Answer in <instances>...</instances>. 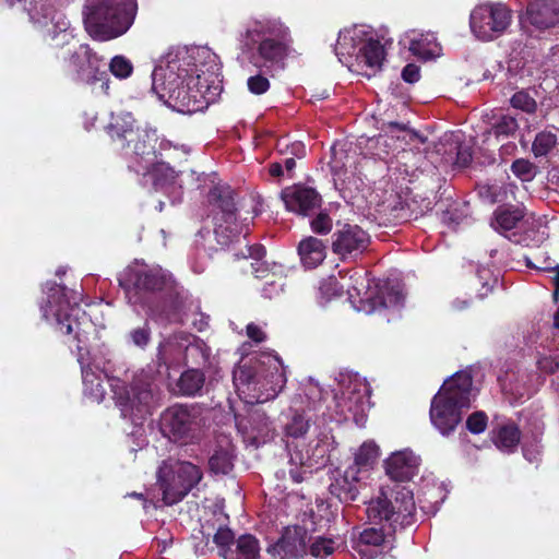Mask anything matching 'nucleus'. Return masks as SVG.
<instances>
[{"mask_svg":"<svg viewBox=\"0 0 559 559\" xmlns=\"http://www.w3.org/2000/svg\"><path fill=\"white\" fill-rule=\"evenodd\" d=\"M334 50L342 64L366 78L374 76L385 58L377 33L364 24L341 31Z\"/></svg>","mask_w":559,"mask_h":559,"instance_id":"7","label":"nucleus"},{"mask_svg":"<svg viewBox=\"0 0 559 559\" xmlns=\"http://www.w3.org/2000/svg\"><path fill=\"white\" fill-rule=\"evenodd\" d=\"M311 228L317 234H329L332 229V219L328 214L320 213L311 221Z\"/></svg>","mask_w":559,"mask_h":559,"instance_id":"58","label":"nucleus"},{"mask_svg":"<svg viewBox=\"0 0 559 559\" xmlns=\"http://www.w3.org/2000/svg\"><path fill=\"white\" fill-rule=\"evenodd\" d=\"M480 195L485 198L489 203H496L501 201L498 197V187L497 186H486L481 187L479 191Z\"/></svg>","mask_w":559,"mask_h":559,"instance_id":"63","label":"nucleus"},{"mask_svg":"<svg viewBox=\"0 0 559 559\" xmlns=\"http://www.w3.org/2000/svg\"><path fill=\"white\" fill-rule=\"evenodd\" d=\"M46 299L40 304L43 318L76 342L78 361L81 366L83 393L92 402L100 403L106 394L108 359L91 355L83 346L91 328L86 313L80 308L81 294L56 283H46Z\"/></svg>","mask_w":559,"mask_h":559,"instance_id":"2","label":"nucleus"},{"mask_svg":"<svg viewBox=\"0 0 559 559\" xmlns=\"http://www.w3.org/2000/svg\"><path fill=\"white\" fill-rule=\"evenodd\" d=\"M335 449L336 442L331 431L329 429L319 430L307 444L305 453L302 451H295L289 454V462L293 466L289 469V475L293 481L299 484L304 480L306 474L305 466L325 465Z\"/></svg>","mask_w":559,"mask_h":559,"instance_id":"20","label":"nucleus"},{"mask_svg":"<svg viewBox=\"0 0 559 559\" xmlns=\"http://www.w3.org/2000/svg\"><path fill=\"white\" fill-rule=\"evenodd\" d=\"M415 510L412 490L401 485L382 488L366 507L369 523L381 526L354 530L350 537L352 548L360 559H374L382 555L391 546L396 528L414 523Z\"/></svg>","mask_w":559,"mask_h":559,"instance_id":"3","label":"nucleus"},{"mask_svg":"<svg viewBox=\"0 0 559 559\" xmlns=\"http://www.w3.org/2000/svg\"><path fill=\"white\" fill-rule=\"evenodd\" d=\"M511 22L512 12L502 3L479 4L469 16L472 33L483 41L495 40L502 36Z\"/></svg>","mask_w":559,"mask_h":559,"instance_id":"19","label":"nucleus"},{"mask_svg":"<svg viewBox=\"0 0 559 559\" xmlns=\"http://www.w3.org/2000/svg\"><path fill=\"white\" fill-rule=\"evenodd\" d=\"M402 78L407 83H416L420 79V71L416 64L409 63L404 67Z\"/></svg>","mask_w":559,"mask_h":559,"instance_id":"60","label":"nucleus"},{"mask_svg":"<svg viewBox=\"0 0 559 559\" xmlns=\"http://www.w3.org/2000/svg\"><path fill=\"white\" fill-rule=\"evenodd\" d=\"M511 170L522 181H531L536 176V166L523 158L514 160Z\"/></svg>","mask_w":559,"mask_h":559,"instance_id":"50","label":"nucleus"},{"mask_svg":"<svg viewBox=\"0 0 559 559\" xmlns=\"http://www.w3.org/2000/svg\"><path fill=\"white\" fill-rule=\"evenodd\" d=\"M473 380L467 372H456L447 379L433 396L430 405V420L443 436L453 432L462 420V409L471 406L475 397Z\"/></svg>","mask_w":559,"mask_h":559,"instance_id":"8","label":"nucleus"},{"mask_svg":"<svg viewBox=\"0 0 559 559\" xmlns=\"http://www.w3.org/2000/svg\"><path fill=\"white\" fill-rule=\"evenodd\" d=\"M282 199L286 209L301 215H308L320 206L321 198L318 192L309 187L294 186L282 192Z\"/></svg>","mask_w":559,"mask_h":559,"instance_id":"25","label":"nucleus"},{"mask_svg":"<svg viewBox=\"0 0 559 559\" xmlns=\"http://www.w3.org/2000/svg\"><path fill=\"white\" fill-rule=\"evenodd\" d=\"M212 238L210 230L201 229L195 236V248L190 258V265L194 273L201 274L207 266L213 248L206 246Z\"/></svg>","mask_w":559,"mask_h":559,"instance_id":"36","label":"nucleus"},{"mask_svg":"<svg viewBox=\"0 0 559 559\" xmlns=\"http://www.w3.org/2000/svg\"><path fill=\"white\" fill-rule=\"evenodd\" d=\"M235 549H228L224 554L225 559H258L260 546L252 535H242L236 542Z\"/></svg>","mask_w":559,"mask_h":559,"instance_id":"39","label":"nucleus"},{"mask_svg":"<svg viewBox=\"0 0 559 559\" xmlns=\"http://www.w3.org/2000/svg\"><path fill=\"white\" fill-rule=\"evenodd\" d=\"M542 435L540 427H536V431L533 435V443L532 445L528 444L526 440L523 442V454L525 459L530 462H536L539 455V445L538 440Z\"/></svg>","mask_w":559,"mask_h":559,"instance_id":"57","label":"nucleus"},{"mask_svg":"<svg viewBox=\"0 0 559 559\" xmlns=\"http://www.w3.org/2000/svg\"><path fill=\"white\" fill-rule=\"evenodd\" d=\"M4 3L10 8L20 4L51 46L62 47L74 38L70 21L56 8L53 0H4Z\"/></svg>","mask_w":559,"mask_h":559,"instance_id":"11","label":"nucleus"},{"mask_svg":"<svg viewBox=\"0 0 559 559\" xmlns=\"http://www.w3.org/2000/svg\"><path fill=\"white\" fill-rule=\"evenodd\" d=\"M247 86L250 93L261 95L269 91L270 81L262 74H255L247 80Z\"/></svg>","mask_w":559,"mask_h":559,"instance_id":"55","label":"nucleus"},{"mask_svg":"<svg viewBox=\"0 0 559 559\" xmlns=\"http://www.w3.org/2000/svg\"><path fill=\"white\" fill-rule=\"evenodd\" d=\"M344 288V284H341L334 276H331L321 282L319 293L321 298L328 301L333 297L341 296Z\"/></svg>","mask_w":559,"mask_h":559,"instance_id":"51","label":"nucleus"},{"mask_svg":"<svg viewBox=\"0 0 559 559\" xmlns=\"http://www.w3.org/2000/svg\"><path fill=\"white\" fill-rule=\"evenodd\" d=\"M526 265L530 267H534L539 271H551L555 273L554 276V284H555V292H554V298L556 301H558L559 298V264L555 263L549 255L546 253L539 254L535 257L536 262H533L531 257H524Z\"/></svg>","mask_w":559,"mask_h":559,"instance_id":"43","label":"nucleus"},{"mask_svg":"<svg viewBox=\"0 0 559 559\" xmlns=\"http://www.w3.org/2000/svg\"><path fill=\"white\" fill-rule=\"evenodd\" d=\"M207 203L214 223V237L222 247L229 246L240 235H247L249 218L238 221L234 191L229 186H214L207 194Z\"/></svg>","mask_w":559,"mask_h":559,"instance_id":"12","label":"nucleus"},{"mask_svg":"<svg viewBox=\"0 0 559 559\" xmlns=\"http://www.w3.org/2000/svg\"><path fill=\"white\" fill-rule=\"evenodd\" d=\"M370 245V236L358 225H345L334 234L333 251L342 259L356 258Z\"/></svg>","mask_w":559,"mask_h":559,"instance_id":"22","label":"nucleus"},{"mask_svg":"<svg viewBox=\"0 0 559 559\" xmlns=\"http://www.w3.org/2000/svg\"><path fill=\"white\" fill-rule=\"evenodd\" d=\"M265 254V249L263 246L261 245H254V246H250V247H247V254H242L243 258H252L255 260V263H252V269H253V272L255 273V276L257 277H262V275L260 273L264 272L267 270L266 266H264V264L260 263V259H262Z\"/></svg>","mask_w":559,"mask_h":559,"instance_id":"52","label":"nucleus"},{"mask_svg":"<svg viewBox=\"0 0 559 559\" xmlns=\"http://www.w3.org/2000/svg\"><path fill=\"white\" fill-rule=\"evenodd\" d=\"M298 253L302 265L307 269H314L320 265L326 255V248L322 240L308 237L300 241Z\"/></svg>","mask_w":559,"mask_h":559,"instance_id":"33","label":"nucleus"},{"mask_svg":"<svg viewBox=\"0 0 559 559\" xmlns=\"http://www.w3.org/2000/svg\"><path fill=\"white\" fill-rule=\"evenodd\" d=\"M510 104L514 109L525 114H534L537 108V102L530 91L521 90L513 94Z\"/></svg>","mask_w":559,"mask_h":559,"instance_id":"45","label":"nucleus"},{"mask_svg":"<svg viewBox=\"0 0 559 559\" xmlns=\"http://www.w3.org/2000/svg\"><path fill=\"white\" fill-rule=\"evenodd\" d=\"M109 70L119 80L128 79L133 72L132 62L124 56H115L109 62Z\"/></svg>","mask_w":559,"mask_h":559,"instance_id":"48","label":"nucleus"},{"mask_svg":"<svg viewBox=\"0 0 559 559\" xmlns=\"http://www.w3.org/2000/svg\"><path fill=\"white\" fill-rule=\"evenodd\" d=\"M247 335L250 340L254 341L255 343L263 342L266 337L262 328L254 323H249L247 325Z\"/></svg>","mask_w":559,"mask_h":559,"instance_id":"62","label":"nucleus"},{"mask_svg":"<svg viewBox=\"0 0 559 559\" xmlns=\"http://www.w3.org/2000/svg\"><path fill=\"white\" fill-rule=\"evenodd\" d=\"M487 415L484 412H475L468 416L466 427L472 433H480L487 427Z\"/></svg>","mask_w":559,"mask_h":559,"instance_id":"54","label":"nucleus"},{"mask_svg":"<svg viewBox=\"0 0 559 559\" xmlns=\"http://www.w3.org/2000/svg\"><path fill=\"white\" fill-rule=\"evenodd\" d=\"M110 385L122 417L136 423L150 413L153 394L148 381L136 378L128 386L119 380H112Z\"/></svg>","mask_w":559,"mask_h":559,"instance_id":"18","label":"nucleus"},{"mask_svg":"<svg viewBox=\"0 0 559 559\" xmlns=\"http://www.w3.org/2000/svg\"><path fill=\"white\" fill-rule=\"evenodd\" d=\"M110 139L124 147L126 142H132L135 135V120L132 114L127 111L111 112L107 124L104 127Z\"/></svg>","mask_w":559,"mask_h":559,"instance_id":"28","label":"nucleus"},{"mask_svg":"<svg viewBox=\"0 0 559 559\" xmlns=\"http://www.w3.org/2000/svg\"><path fill=\"white\" fill-rule=\"evenodd\" d=\"M171 147L173 144L169 141L158 138L156 130L136 129L134 140L126 142L124 147L121 148L128 160V167L136 174H141L148 170L151 165Z\"/></svg>","mask_w":559,"mask_h":559,"instance_id":"17","label":"nucleus"},{"mask_svg":"<svg viewBox=\"0 0 559 559\" xmlns=\"http://www.w3.org/2000/svg\"><path fill=\"white\" fill-rule=\"evenodd\" d=\"M420 465V457L409 449H403L393 452L385 461L384 468L386 475L394 480L392 485L382 486V488H392L394 485L403 486L404 481L411 480L417 473ZM405 487V485H404ZM406 488L411 490L407 486Z\"/></svg>","mask_w":559,"mask_h":559,"instance_id":"21","label":"nucleus"},{"mask_svg":"<svg viewBox=\"0 0 559 559\" xmlns=\"http://www.w3.org/2000/svg\"><path fill=\"white\" fill-rule=\"evenodd\" d=\"M557 144V136L549 131L539 132L533 142L532 151L536 157L547 155Z\"/></svg>","mask_w":559,"mask_h":559,"instance_id":"46","label":"nucleus"},{"mask_svg":"<svg viewBox=\"0 0 559 559\" xmlns=\"http://www.w3.org/2000/svg\"><path fill=\"white\" fill-rule=\"evenodd\" d=\"M236 425H237L238 430L242 431L243 433H247L248 435V439H252L253 443H255L257 445L260 443L259 439L260 438H264L267 435V432L263 433L262 431H259L257 435H254L253 432H251V433L247 432L246 427L243 426L242 420H240L238 417H236Z\"/></svg>","mask_w":559,"mask_h":559,"instance_id":"64","label":"nucleus"},{"mask_svg":"<svg viewBox=\"0 0 559 559\" xmlns=\"http://www.w3.org/2000/svg\"><path fill=\"white\" fill-rule=\"evenodd\" d=\"M310 428V418L306 416L305 412L302 413L295 412L287 423L284 425V436L286 440V447L289 449L290 442L289 439L298 440L308 432Z\"/></svg>","mask_w":559,"mask_h":559,"instance_id":"41","label":"nucleus"},{"mask_svg":"<svg viewBox=\"0 0 559 559\" xmlns=\"http://www.w3.org/2000/svg\"><path fill=\"white\" fill-rule=\"evenodd\" d=\"M535 364L543 374L555 373L559 368V349L555 341L542 343L536 347Z\"/></svg>","mask_w":559,"mask_h":559,"instance_id":"34","label":"nucleus"},{"mask_svg":"<svg viewBox=\"0 0 559 559\" xmlns=\"http://www.w3.org/2000/svg\"><path fill=\"white\" fill-rule=\"evenodd\" d=\"M335 550V542L331 538L322 536L313 537L311 535V542L308 543V552L318 559H324L325 557L333 554Z\"/></svg>","mask_w":559,"mask_h":559,"instance_id":"44","label":"nucleus"},{"mask_svg":"<svg viewBox=\"0 0 559 559\" xmlns=\"http://www.w3.org/2000/svg\"><path fill=\"white\" fill-rule=\"evenodd\" d=\"M284 284L277 281H267L262 288V296L265 298H273L278 296L283 290Z\"/></svg>","mask_w":559,"mask_h":559,"instance_id":"59","label":"nucleus"},{"mask_svg":"<svg viewBox=\"0 0 559 559\" xmlns=\"http://www.w3.org/2000/svg\"><path fill=\"white\" fill-rule=\"evenodd\" d=\"M214 543L221 548V554L224 557L225 551L231 549L234 533L229 528L221 527L214 535Z\"/></svg>","mask_w":559,"mask_h":559,"instance_id":"56","label":"nucleus"},{"mask_svg":"<svg viewBox=\"0 0 559 559\" xmlns=\"http://www.w3.org/2000/svg\"><path fill=\"white\" fill-rule=\"evenodd\" d=\"M380 454V449L374 441H365L354 453V462L349 465L365 477L373 468Z\"/></svg>","mask_w":559,"mask_h":559,"instance_id":"35","label":"nucleus"},{"mask_svg":"<svg viewBox=\"0 0 559 559\" xmlns=\"http://www.w3.org/2000/svg\"><path fill=\"white\" fill-rule=\"evenodd\" d=\"M103 58L94 52L90 46L80 45L68 58H64L62 70L67 78L76 83L93 85L100 82V91L108 94L109 79L100 70Z\"/></svg>","mask_w":559,"mask_h":559,"instance_id":"16","label":"nucleus"},{"mask_svg":"<svg viewBox=\"0 0 559 559\" xmlns=\"http://www.w3.org/2000/svg\"><path fill=\"white\" fill-rule=\"evenodd\" d=\"M177 385L181 394L195 395L204 385V374L195 368L188 369L181 374Z\"/></svg>","mask_w":559,"mask_h":559,"instance_id":"42","label":"nucleus"},{"mask_svg":"<svg viewBox=\"0 0 559 559\" xmlns=\"http://www.w3.org/2000/svg\"><path fill=\"white\" fill-rule=\"evenodd\" d=\"M136 11V0H86L85 29L96 40L117 38L132 26Z\"/></svg>","mask_w":559,"mask_h":559,"instance_id":"9","label":"nucleus"},{"mask_svg":"<svg viewBox=\"0 0 559 559\" xmlns=\"http://www.w3.org/2000/svg\"><path fill=\"white\" fill-rule=\"evenodd\" d=\"M520 440V430L512 423L500 425L492 430V441L503 452H513L518 448Z\"/></svg>","mask_w":559,"mask_h":559,"instance_id":"37","label":"nucleus"},{"mask_svg":"<svg viewBox=\"0 0 559 559\" xmlns=\"http://www.w3.org/2000/svg\"><path fill=\"white\" fill-rule=\"evenodd\" d=\"M311 535L300 526H287L281 538L272 546V551L281 559H299L308 554Z\"/></svg>","mask_w":559,"mask_h":559,"instance_id":"23","label":"nucleus"},{"mask_svg":"<svg viewBox=\"0 0 559 559\" xmlns=\"http://www.w3.org/2000/svg\"><path fill=\"white\" fill-rule=\"evenodd\" d=\"M353 285L346 287L352 306L367 314L381 309L399 312L404 305V290L399 281L371 282L366 274L350 276Z\"/></svg>","mask_w":559,"mask_h":559,"instance_id":"10","label":"nucleus"},{"mask_svg":"<svg viewBox=\"0 0 559 559\" xmlns=\"http://www.w3.org/2000/svg\"><path fill=\"white\" fill-rule=\"evenodd\" d=\"M472 158H473L472 151L468 146L460 145L457 147L456 163L460 166H462V167L467 166L472 162Z\"/></svg>","mask_w":559,"mask_h":559,"instance_id":"61","label":"nucleus"},{"mask_svg":"<svg viewBox=\"0 0 559 559\" xmlns=\"http://www.w3.org/2000/svg\"><path fill=\"white\" fill-rule=\"evenodd\" d=\"M218 57L206 46L170 48L152 72V90L173 110L191 115L223 91Z\"/></svg>","mask_w":559,"mask_h":559,"instance_id":"1","label":"nucleus"},{"mask_svg":"<svg viewBox=\"0 0 559 559\" xmlns=\"http://www.w3.org/2000/svg\"><path fill=\"white\" fill-rule=\"evenodd\" d=\"M524 218V212L520 207H500L495 212L491 226L497 231H509L518 226Z\"/></svg>","mask_w":559,"mask_h":559,"instance_id":"40","label":"nucleus"},{"mask_svg":"<svg viewBox=\"0 0 559 559\" xmlns=\"http://www.w3.org/2000/svg\"><path fill=\"white\" fill-rule=\"evenodd\" d=\"M337 388L334 400L336 409L344 418L352 417L361 425L370 409V385L365 378L353 371H340L336 377Z\"/></svg>","mask_w":559,"mask_h":559,"instance_id":"13","label":"nucleus"},{"mask_svg":"<svg viewBox=\"0 0 559 559\" xmlns=\"http://www.w3.org/2000/svg\"><path fill=\"white\" fill-rule=\"evenodd\" d=\"M188 342L185 345V362L183 365H195L201 366L209 361L211 356V349L209 346L199 337L189 334L183 335L182 341Z\"/></svg>","mask_w":559,"mask_h":559,"instance_id":"38","label":"nucleus"},{"mask_svg":"<svg viewBox=\"0 0 559 559\" xmlns=\"http://www.w3.org/2000/svg\"><path fill=\"white\" fill-rule=\"evenodd\" d=\"M242 44L251 50L250 62L260 69H282L287 56L289 31L281 20L258 16L248 20L241 34Z\"/></svg>","mask_w":559,"mask_h":559,"instance_id":"6","label":"nucleus"},{"mask_svg":"<svg viewBox=\"0 0 559 559\" xmlns=\"http://www.w3.org/2000/svg\"><path fill=\"white\" fill-rule=\"evenodd\" d=\"M548 238V231L545 226L532 227L520 235L516 242L525 247H539Z\"/></svg>","mask_w":559,"mask_h":559,"instance_id":"47","label":"nucleus"},{"mask_svg":"<svg viewBox=\"0 0 559 559\" xmlns=\"http://www.w3.org/2000/svg\"><path fill=\"white\" fill-rule=\"evenodd\" d=\"M238 396L246 404H259L275 399L286 383L282 359L272 353H261L234 371Z\"/></svg>","mask_w":559,"mask_h":559,"instance_id":"5","label":"nucleus"},{"mask_svg":"<svg viewBox=\"0 0 559 559\" xmlns=\"http://www.w3.org/2000/svg\"><path fill=\"white\" fill-rule=\"evenodd\" d=\"M518 121L511 116H502L500 120L493 127V132L497 136H508L513 134L518 130Z\"/></svg>","mask_w":559,"mask_h":559,"instance_id":"53","label":"nucleus"},{"mask_svg":"<svg viewBox=\"0 0 559 559\" xmlns=\"http://www.w3.org/2000/svg\"><path fill=\"white\" fill-rule=\"evenodd\" d=\"M151 341V328L147 322L142 326L131 330L127 335V342L144 349Z\"/></svg>","mask_w":559,"mask_h":559,"instance_id":"49","label":"nucleus"},{"mask_svg":"<svg viewBox=\"0 0 559 559\" xmlns=\"http://www.w3.org/2000/svg\"><path fill=\"white\" fill-rule=\"evenodd\" d=\"M366 478L348 466L343 473H337V476L334 477L329 487L330 492L341 502L354 501L359 493L360 483Z\"/></svg>","mask_w":559,"mask_h":559,"instance_id":"27","label":"nucleus"},{"mask_svg":"<svg viewBox=\"0 0 559 559\" xmlns=\"http://www.w3.org/2000/svg\"><path fill=\"white\" fill-rule=\"evenodd\" d=\"M183 335H189V333H175L158 347V359L168 369L180 367L185 362L183 344H187L188 342H186V340L182 341Z\"/></svg>","mask_w":559,"mask_h":559,"instance_id":"30","label":"nucleus"},{"mask_svg":"<svg viewBox=\"0 0 559 559\" xmlns=\"http://www.w3.org/2000/svg\"><path fill=\"white\" fill-rule=\"evenodd\" d=\"M143 176H150L156 191L166 193L171 203L179 202L182 195V186L179 180V174L169 164L159 160V157L151 165L148 170L141 173Z\"/></svg>","mask_w":559,"mask_h":559,"instance_id":"24","label":"nucleus"},{"mask_svg":"<svg viewBox=\"0 0 559 559\" xmlns=\"http://www.w3.org/2000/svg\"><path fill=\"white\" fill-rule=\"evenodd\" d=\"M166 504L182 500L202 479L201 468L190 462H163L157 473Z\"/></svg>","mask_w":559,"mask_h":559,"instance_id":"15","label":"nucleus"},{"mask_svg":"<svg viewBox=\"0 0 559 559\" xmlns=\"http://www.w3.org/2000/svg\"><path fill=\"white\" fill-rule=\"evenodd\" d=\"M118 281L135 311H139V307L147 308L148 314L160 322L186 323L189 320L183 304L177 299L165 302L162 309L151 305L152 295L166 286L167 277L160 269L136 262L129 265Z\"/></svg>","mask_w":559,"mask_h":559,"instance_id":"4","label":"nucleus"},{"mask_svg":"<svg viewBox=\"0 0 559 559\" xmlns=\"http://www.w3.org/2000/svg\"><path fill=\"white\" fill-rule=\"evenodd\" d=\"M409 51L419 59L430 60L441 56L442 48L433 33L411 31L406 33Z\"/></svg>","mask_w":559,"mask_h":559,"instance_id":"29","label":"nucleus"},{"mask_svg":"<svg viewBox=\"0 0 559 559\" xmlns=\"http://www.w3.org/2000/svg\"><path fill=\"white\" fill-rule=\"evenodd\" d=\"M330 168L334 177V181L345 182L348 179V174L354 175L355 156L350 155L345 148V144H334L331 147Z\"/></svg>","mask_w":559,"mask_h":559,"instance_id":"31","label":"nucleus"},{"mask_svg":"<svg viewBox=\"0 0 559 559\" xmlns=\"http://www.w3.org/2000/svg\"><path fill=\"white\" fill-rule=\"evenodd\" d=\"M205 417L198 405L176 404L166 408L159 419L162 433L174 442L189 444L203 435Z\"/></svg>","mask_w":559,"mask_h":559,"instance_id":"14","label":"nucleus"},{"mask_svg":"<svg viewBox=\"0 0 559 559\" xmlns=\"http://www.w3.org/2000/svg\"><path fill=\"white\" fill-rule=\"evenodd\" d=\"M524 22L537 28H548L559 22V0H531Z\"/></svg>","mask_w":559,"mask_h":559,"instance_id":"26","label":"nucleus"},{"mask_svg":"<svg viewBox=\"0 0 559 559\" xmlns=\"http://www.w3.org/2000/svg\"><path fill=\"white\" fill-rule=\"evenodd\" d=\"M234 466V448L226 437L218 440V443L209 459L210 471L214 474H228Z\"/></svg>","mask_w":559,"mask_h":559,"instance_id":"32","label":"nucleus"}]
</instances>
